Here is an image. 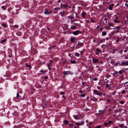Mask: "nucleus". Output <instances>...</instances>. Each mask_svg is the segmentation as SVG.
<instances>
[{"label":"nucleus","mask_w":128,"mask_h":128,"mask_svg":"<svg viewBox=\"0 0 128 128\" xmlns=\"http://www.w3.org/2000/svg\"><path fill=\"white\" fill-rule=\"evenodd\" d=\"M128 65V62H124L119 64V66H126Z\"/></svg>","instance_id":"obj_1"},{"label":"nucleus","mask_w":128,"mask_h":128,"mask_svg":"<svg viewBox=\"0 0 128 128\" xmlns=\"http://www.w3.org/2000/svg\"><path fill=\"white\" fill-rule=\"evenodd\" d=\"M63 74L64 75H66L67 74H72V73L71 72L69 71L66 72L65 71L64 72Z\"/></svg>","instance_id":"obj_2"},{"label":"nucleus","mask_w":128,"mask_h":128,"mask_svg":"<svg viewBox=\"0 0 128 128\" xmlns=\"http://www.w3.org/2000/svg\"><path fill=\"white\" fill-rule=\"evenodd\" d=\"M94 92L95 94H96L100 96L102 95V93H98V91L96 90H94Z\"/></svg>","instance_id":"obj_3"},{"label":"nucleus","mask_w":128,"mask_h":128,"mask_svg":"<svg viewBox=\"0 0 128 128\" xmlns=\"http://www.w3.org/2000/svg\"><path fill=\"white\" fill-rule=\"evenodd\" d=\"M61 6L62 8H64L68 6V5L66 4H62L61 5Z\"/></svg>","instance_id":"obj_4"},{"label":"nucleus","mask_w":128,"mask_h":128,"mask_svg":"<svg viewBox=\"0 0 128 128\" xmlns=\"http://www.w3.org/2000/svg\"><path fill=\"white\" fill-rule=\"evenodd\" d=\"M79 115H74L73 116L75 119L78 120L79 118Z\"/></svg>","instance_id":"obj_5"},{"label":"nucleus","mask_w":128,"mask_h":128,"mask_svg":"<svg viewBox=\"0 0 128 128\" xmlns=\"http://www.w3.org/2000/svg\"><path fill=\"white\" fill-rule=\"evenodd\" d=\"M98 59H95L94 58H92V61L94 63L97 62H98Z\"/></svg>","instance_id":"obj_6"},{"label":"nucleus","mask_w":128,"mask_h":128,"mask_svg":"<svg viewBox=\"0 0 128 128\" xmlns=\"http://www.w3.org/2000/svg\"><path fill=\"white\" fill-rule=\"evenodd\" d=\"M79 32L78 30L74 31L73 32V34L75 35H76L78 34Z\"/></svg>","instance_id":"obj_7"},{"label":"nucleus","mask_w":128,"mask_h":128,"mask_svg":"<svg viewBox=\"0 0 128 128\" xmlns=\"http://www.w3.org/2000/svg\"><path fill=\"white\" fill-rule=\"evenodd\" d=\"M42 107L44 108H46V104L44 102H43L42 104Z\"/></svg>","instance_id":"obj_8"},{"label":"nucleus","mask_w":128,"mask_h":128,"mask_svg":"<svg viewBox=\"0 0 128 128\" xmlns=\"http://www.w3.org/2000/svg\"><path fill=\"white\" fill-rule=\"evenodd\" d=\"M36 51L34 50H32L31 52V54L32 55H33L36 54Z\"/></svg>","instance_id":"obj_9"},{"label":"nucleus","mask_w":128,"mask_h":128,"mask_svg":"<svg viewBox=\"0 0 128 128\" xmlns=\"http://www.w3.org/2000/svg\"><path fill=\"white\" fill-rule=\"evenodd\" d=\"M44 13L45 14H49V13L48 12V10L47 9H46L45 10Z\"/></svg>","instance_id":"obj_10"},{"label":"nucleus","mask_w":128,"mask_h":128,"mask_svg":"<svg viewBox=\"0 0 128 128\" xmlns=\"http://www.w3.org/2000/svg\"><path fill=\"white\" fill-rule=\"evenodd\" d=\"M40 72H42L41 74H45V73L46 72L45 71H43L42 70H41L40 71Z\"/></svg>","instance_id":"obj_11"},{"label":"nucleus","mask_w":128,"mask_h":128,"mask_svg":"<svg viewBox=\"0 0 128 128\" xmlns=\"http://www.w3.org/2000/svg\"><path fill=\"white\" fill-rule=\"evenodd\" d=\"M73 30H74L76 28V27L74 26H72L70 27Z\"/></svg>","instance_id":"obj_12"},{"label":"nucleus","mask_w":128,"mask_h":128,"mask_svg":"<svg viewBox=\"0 0 128 128\" xmlns=\"http://www.w3.org/2000/svg\"><path fill=\"white\" fill-rule=\"evenodd\" d=\"M6 38L4 39V40H2L0 42L1 43H3L4 42H5L6 41Z\"/></svg>","instance_id":"obj_13"},{"label":"nucleus","mask_w":128,"mask_h":128,"mask_svg":"<svg viewBox=\"0 0 128 128\" xmlns=\"http://www.w3.org/2000/svg\"><path fill=\"white\" fill-rule=\"evenodd\" d=\"M75 38L74 37H72L70 39V42H73L74 40H75Z\"/></svg>","instance_id":"obj_14"},{"label":"nucleus","mask_w":128,"mask_h":128,"mask_svg":"<svg viewBox=\"0 0 128 128\" xmlns=\"http://www.w3.org/2000/svg\"><path fill=\"white\" fill-rule=\"evenodd\" d=\"M75 55L77 57H79L80 56V54L76 52L75 53Z\"/></svg>","instance_id":"obj_15"},{"label":"nucleus","mask_w":128,"mask_h":128,"mask_svg":"<svg viewBox=\"0 0 128 128\" xmlns=\"http://www.w3.org/2000/svg\"><path fill=\"white\" fill-rule=\"evenodd\" d=\"M86 12H83L82 13V16L83 17H84L85 16V14H86Z\"/></svg>","instance_id":"obj_16"},{"label":"nucleus","mask_w":128,"mask_h":128,"mask_svg":"<svg viewBox=\"0 0 128 128\" xmlns=\"http://www.w3.org/2000/svg\"><path fill=\"white\" fill-rule=\"evenodd\" d=\"M106 33L105 32H102V35L103 36H105L106 34Z\"/></svg>","instance_id":"obj_17"},{"label":"nucleus","mask_w":128,"mask_h":128,"mask_svg":"<svg viewBox=\"0 0 128 128\" xmlns=\"http://www.w3.org/2000/svg\"><path fill=\"white\" fill-rule=\"evenodd\" d=\"M64 123L66 124H68L69 122H68V121L66 120H64Z\"/></svg>","instance_id":"obj_18"},{"label":"nucleus","mask_w":128,"mask_h":128,"mask_svg":"<svg viewBox=\"0 0 128 128\" xmlns=\"http://www.w3.org/2000/svg\"><path fill=\"white\" fill-rule=\"evenodd\" d=\"M67 61L66 60V59L64 60H63V64H64L65 63H66V62H67Z\"/></svg>","instance_id":"obj_19"},{"label":"nucleus","mask_w":128,"mask_h":128,"mask_svg":"<svg viewBox=\"0 0 128 128\" xmlns=\"http://www.w3.org/2000/svg\"><path fill=\"white\" fill-rule=\"evenodd\" d=\"M114 22L115 23H119L120 22L119 21L116 20H114Z\"/></svg>","instance_id":"obj_20"},{"label":"nucleus","mask_w":128,"mask_h":128,"mask_svg":"<svg viewBox=\"0 0 128 128\" xmlns=\"http://www.w3.org/2000/svg\"><path fill=\"white\" fill-rule=\"evenodd\" d=\"M16 34L18 36H20L21 35V33L19 32H18L16 33Z\"/></svg>","instance_id":"obj_21"},{"label":"nucleus","mask_w":128,"mask_h":128,"mask_svg":"<svg viewBox=\"0 0 128 128\" xmlns=\"http://www.w3.org/2000/svg\"><path fill=\"white\" fill-rule=\"evenodd\" d=\"M70 62L72 64H75L76 62V61L74 60H72L70 61Z\"/></svg>","instance_id":"obj_22"},{"label":"nucleus","mask_w":128,"mask_h":128,"mask_svg":"<svg viewBox=\"0 0 128 128\" xmlns=\"http://www.w3.org/2000/svg\"><path fill=\"white\" fill-rule=\"evenodd\" d=\"M112 6H110L108 7V9L109 10H112Z\"/></svg>","instance_id":"obj_23"},{"label":"nucleus","mask_w":128,"mask_h":128,"mask_svg":"<svg viewBox=\"0 0 128 128\" xmlns=\"http://www.w3.org/2000/svg\"><path fill=\"white\" fill-rule=\"evenodd\" d=\"M2 8L4 10H6V7H5V6H2Z\"/></svg>","instance_id":"obj_24"},{"label":"nucleus","mask_w":128,"mask_h":128,"mask_svg":"<svg viewBox=\"0 0 128 128\" xmlns=\"http://www.w3.org/2000/svg\"><path fill=\"white\" fill-rule=\"evenodd\" d=\"M84 122L82 121L80 123H79V125L83 124H84Z\"/></svg>","instance_id":"obj_25"},{"label":"nucleus","mask_w":128,"mask_h":128,"mask_svg":"<svg viewBox=\"0 0 128 128\" xmlns=\"http://www.w3.org/2000/svg\"><path fill=\"white\" fill-rule=\"evenodd\" d=\"M120 39V38L119 37H118L117 38V40H116V42H118L119 41V40Z\"/></svg>","instance_id":"obj_26"},{"label":"nucleus","mask_w":128,"mask_h":128,"mask_svg":"<svg viewBox=\"0 0 128 128\" xmlns=\"http://www.w3.org/2000/svg\"><path fill=\"white\" fill-rule=\"evenodd\" d=\"M124 124H121L119 125V126L120 127H123L124 126Z\"/></svg>","instance_id":"obj_27"},{"label":"nucleus","mask_w":128,"mask_h":128,"mask_svg":"<svg viewBox=\"0 0 128 128\" xmlns=\"http://www.w3.org/2000/svg\"><path fill=\"white\" fill-rule=\"evenodd\" d=\"M119 64L120 63H116L114 64V65L115 66H118V64Z\"/></svg>","instance_id":"obj_28"},{"label":"nucleus","mask_w":128,"mask_h":128,"mask_svg":"<svg viewBox=\"0 0 128 128\" xmlns=\"http://www.w3.org/2000/svg\"><path fill=\"white\" fill-rule=\"evenodd\" d=\"M73 125V124H69V126L70 127H71Z\"/></svg>","instance_id":"obj_29"},{"label":"nucleus","mask_w":128,"mask_h":128,"mask_svg":"<svg viewBox=\"0 0 128 128\" xmlns=\"http://www.w3.org/2000/svg\"><path fill=\"white\" fill-rule=\"evenodd\" d=\"M60 9V8L58 7L56 8H54V10H58Z\"/></svg>","instance_id":"obj_30"},{"label":"nucleus","mask_w":128,"mask_h":128,"mask_svg":"<svg viewBox=\"0 0 128 128\" xmlns=\"http://www.w3.org/2000/svg\"><path fill=\"white\" fill-rule=\"evenodd\" d=\"M60 14L62 16H64V15L62 14V13L61 12H60V13H59V14L60 15Z\"/></svg>","instance_id":"obj_31"},{"label":"nucleus","mask_w":128,"mask_h":128,"mask_svg":"<svg viewBox=\"0 0 128 128\" xmlns=\"http://www.w3.org/2000/svg\"><path fill=\"white\" fill-rule=\"evenodd\" d=\"M68 17L70 19H72L73 18V17L72 16H68Z\"/></svg>","instance_id":"obj_32"},{"label":"nucleus","mask_w":128,"mask_h":128,"mask_svg":"<svg viewBox=\"0 0 128 128\" xmlns=\"http://www.w3.org/2000/svg\"><path fill=\"white\" fill-rule=\"evenodd\" d=\"M105 40V39H103L102 40H101L100 41V42H104V41Z\"/></svg>","instance_id":"obj_33"},{"label":"nucleus","mask_w":128,"mask_h":128,"mask_svg":"<svg viewBox=\"0 0 128 128\" xmlns=\"http://www.w3.org/2000/svg\"><path fill=\"white\" fill-rule=\"evenodd\" d=\"M81 96L82 97H84L85 96V94H81Z\"/></svg>","instance_id":"obj_34"},{"label":"nucleus","mask_w":128,"mask_h":128,"mask_svg":"<svg viewBox=\"0 0 128 128\" xmlns=\"http://www.w3.org/2000/svg\"><path fill=\"white\" fill-rule=\"evenodd\" d=\"M96 50L97 51H98L100 52V50L99 49H98V48L96 49Z\"/></svg>","instance_id":"obj_35"},{"label":"nucleus","mask_w":128,"mask_h":128,"mask_svg":"<svg viewBox=\"0 0 128 128\" xmlns=\"http://www.w3.org/2000/svg\"><path fill=\"white\" fill-rule=\"evenodd\" d=\"M115 52V50H113L112 51V52L113 54Z\"/></svg>","instance_id":"obj_36"},{"label":"nucleus","mask_w":128,"mask_h":128,"mask_svg":"<svg viewBox=\"0 0 128 128\" xmlns=\"http://www.w3.org/2000/svg\"><path fill=\"white\" fill-rule=\"evenodd\" d=\"M26 66L27 67H28L29 68H31V66L30 65H26Z\"/></svg>","instance_id":"obj_37"},{"label":"nucleus","mask_w":128,"mask_h":128,"mask_svg":"<svg viewBox=\"0 0 128 128\" xmlns=\"http://www.w3.org/2000/svg\"><path fill=\"white\" fill-rule=\"evenodd\" d=\"M120 103L122 104H124V102L123 101H121L120 102Z\"/></svg>","instance_id":"obj_38"},{"label":"nucleus","mask_w":128,"mask_h":128,"mask_svg":"<svg viewBox=\"0 0 128 128\" xmlns=\"http://www.w3.org/2000/svg\"><path fill=\"white\" fill-rule=\"evenodd\" d=\"M19 94H18L17 93L16 94V97L18 98L19 97Z\"/></svg>","instance_id":"obj_39"},{"label":"nucleus","mask_w":128,"mask_h":128,"mask_svg":"<svg viewBox=\"0 0 128 128\" xmlns=\"http://www.w3.org/2000/svg\"><path fill=\"white\" fill-rule=\"evenodd\" d=\"M2 26H4V27H6V25L4 24H2Z\"/></svg>","instance_id":"obj_40"},{"label":"nucleus","mask_w":128,"mask_h":128,"mask_svg":"<svg viewBox=\"0 0 128 128\" xmlns=\"http://www.w3.org/2000/svg\"><path fill=\"white\" fill-rule=\"evenodd\" d=\"M52 60H50V62L49 64L50 65H51L52 64Z\"/></svg>","instance_id":"obj_41"},{"label":"nucleus","mask_w":128,"mask_h":128,"mask_svg":"<svg viewBox=\"0 0 128 128\" xmlns=\"http://www.w3.org/2000/svg\"><path fill=\"white\" fill-rule=\"evenodd\" d=\"M103 27H101L100 28V31H102L103 30Z\"/></svg>","instance_id":"obj_42"},{"label":"nucleus","mask_w":128,"mask_h":128,"mask_svg":"<svg viewBox=\"0 0 128 128\" xmlns=\"http://www.w3.org/2000/svg\"><path fill=\"white\" fill-rule=\"evenodd\" d=\"M101 126L100 125H99L98 126L96 127V128H100Z\"/></svg>","instance_id":"obj_43"},{"label":"nucleus","mask_w":128,"mask_h":128,"mask_svg":"<svg viewBox=\"0 0 128 128\" xmlns=\"http://www.w3.org/2000/svg\"><path fill=\"white\" fill-rule=\"evenodd\" d=\"M112 122V121H109V122H108V124H110Z\"/></svg>","instance_id":"obj_44"},{"label":"nucleus","mask_w":128,"mask_h":128,"mask_svg":"<svg viewBox=\"0 0 128 128\" xmlns=\"http://www.w3.org/2000/svg\"><path fill=\"white\" fill-rule=\"evenodd\" d=\"M20 128V127H19V126H14V128Z\"/></svg>","instance_id":"obj_45"},{"label":"nucleus","mask_w":128,"mask_h":128,"mask_svg":"<svg viewBox=\"0 0 128 128\" xmlns=\"http://www.w3.org/2000/svg\"><path fill=\"white\" fill-rule=\"evenodd\" d=\"M64 94V92H61L60 93V94L61 95H62V94Z\"/></svg>","instance_id":"obj_46"},{"label":"nucleus","mask_w":128,"mask_h":128,"mask_svg":"<svg viewBox=\"0 0 128 128\" xmlns=\"http://www.w3.org/2000/svg\"><path fill=\"white\" fill-rule=\"evenodd\" d=\"M106 87H108L109 86V85L108 84H107L106 85Z\"/></svg>","instance_id":"obj_47"},{"label":"nucleus","mask_w":128,"mask_h":128,"mask_svg":"<svg viewBox=\"0 0 128 128\" xmlns=\"http://www.w3.org/2000/svg\"><path fill=\"white\" fill-rule=\"evenodd\" d=\"M125 91L124 90H123L122 92V93H124L125 92Z\"/></svg>","instance_id":"obj_48"},{"label":"nucleus","mask_w":128,"mask_h":128,"mask_svg":"<svg viewBox=\"0 0 128 128\" xmlns=\"http://www.w3.org/2000/svg\"><path fill=\"white\" fill-rule=\"evenodd\" d=\"M14 26L15 27L18 28V26L17 25H15Z\"/></svg>","instance_id":"obj_49"},{"label":"nucleus","mask_w":128,"mask_h":128,"mask_svg":"<svg viewBox=\"0 0 128 128\" xmlns=\"http://www.w3.org/2000/svg\"><path fill=\"white\" fill-rule=\"evenodd\" d=\"M118 72L120 74H121L122 73V72L121 71H119Z\"/></svg>","instance_id":"obj_50"},{"label":"nucleus","mask_w":128,"mask_h":128,"mask_svg":"<svg viewBox=\"0 0 128 128\" xmlns=\"http://www.w3.org/2000/svg\"><path fill=\"white\" fill-rule=\"evenodd\" d=\"M96 55H98V54H99V53L98 52H96Z\"/></svg>","instance_id":"obj_51"},{"label":"nucleus","mask_w":128,"mask_h":128,"mask_svg":"<svg viewBox=\"0 0 128 128\" xmlns=\"http://www.w3.org/2000/svg\"><path fill=\"white\" fill-rule=\"evenodd\" d=\"M12 54H10L8 55V56L10 58H11L12 57Z\"/></svg>","instance_id":"obj_52"},{"label":"nucleus","mask_w":128,"mask_h":128,"mask_svg":"<svg viewBox=\"0 0 128 128\" xmlns=\"http://www.w3.org/2000/svg\"><path fill=\"white\" fill-rule=\"evenodd\" d=\"M84 82H82V85H84Z\"/></svg>","instance_id":"obj_53"},{"label":"nucleus","mask_w":128,"mask_h":128,"mask_svg":"<svg viewBox=\"0 0 128 128\" xmlns=\"http://www.w3.org/2000/svg\"><path fill=\"white\" fill-rule=\"evenodd\" d=\"M50 65L49 64H48L47 66H48V67H50Z\"/></svg>","instance_id":"obj_54"},{"label":"nucleus","mask_w":128,"mask_h":128,"mask_svg":"<svg viewBox=\"0 0 128 128\" xmlns=\"http://www.w3.org/2000/svg\"><path fill=\"white\" fill-rule=\"evenodd\" d=\"M110 6L112 7L114 6V5L113 4H112Z\"/></svg>","instance_id":"obj_55"},{"label":"nucleus","mask_w":128,"mask_h":128,"mask_svg":"<svg viewBox=\"0 0 128 128\" xmlns=\"http://www.w3.org/2000/svg\"><path fill=\"white\" fill-rule=\"evenodd\" d=\"M108 124H107L106 123H104V125L106 126H107Z\"/></svg>","instance_id":"obj_56"},{"label":"nucleus","mask_w":128,"mask_h":128,"mask_svg":"<svg viewBox=\"0 0 128 128\" xmlns=\"http://www.w3.org/2000/svg\"><path fill=\"white\" fill-rule=\"evenodd\" d=\"M99 27H100V26H98L96 28V29L98 28H99Z\"/></svg>","instance_id":"obj_57"},{"label":"nucleus","mask_w":128,"mask_h":128,"mask_svg":"<svg viewBox=\"0 0 128 128\" xmlns=\"http://www.w3.org/2000/svg\"><path fill=\"white\" fill-rule=\"evenodd\" d=\"M53 47H50V48H49V49L50 50H51V48H53Z\"/></svg>","instance_id":"obj_58"},{"label":"nucleus","mask_w":128,"mask_h":128,"mask_svg":"<svg viewBox=\"0 0 128 128\" xmlns=\"http://www.w3.org/2000/svg\"><path fill=\"white\" fill-rule=\"evenodd\" d=\"M107 100H108V102H109L110 101V100L109 99H108Z\"/></svg>","instance_id":"obj_59"},{"label":"nucleus","mask_w":128,"mask_h":128,"mask_svg":"<svg viewBox=\"0 0 128 128\" xmlns=\"http://www.w3.org/2000/svg\"><path fill=\"white\" fill-rule=\"evenodd\" d=\"M62 97L64 98V99H65V96L64 95H63L62 96Z\"/></svg>","instance_id":"obj_60"},{"label":"nucleus","mask_w":128,"mask_h":128,"mask_svg":"<svg viewBox=\"0 0 128 128\" xmlns=\"http://www.w3.org/2000/svg\"><path fill=\"white\" fill-rule=\"evenodd\" d=\"M79 92H80L81 93H82V91L81 90H80Z\"/></svg>","instance_id":"obj_61"},{"label":"nucleus","mask_w":128,"mask_h":128,"mask_svg":"<svg viewBox=\"0 0 128 128\" xmlns=\"http://www.w3.org/2000/svg\"><path fill=\"white\" fill-rule=\"evenodd\" d=\"M91 21L92 22H94V21L92 19L91 20Z\"/></svg>","instance_id":"obj_62"},{"label":"nucleus","mask_w":128,"mask_h":128,"mask_svg":"<svg viewBox=\"0 0 128 128\" xmlns=\"http://www.w3.org/2000/svg\"><path fill=\"white\" fill-rule=\"evenodd\" d=\"M94 79L95 81L96 80H97V78H94Z\"/></svg>","instance_id":"obj_63"},{"label":"nucleus","mask_w":128,"mask_h":128,"mask_svg":"<svg viewBox=\"0 0 128 128\" xmlns=\"http://www.w3.org/2000/svg\"><path fill=\"white\" fill-rule=\"evenodd\" d=\"M80 54H81V55H82V51H80Z\"/></svg>","instance_id":"obj_64"}]
</instances>
